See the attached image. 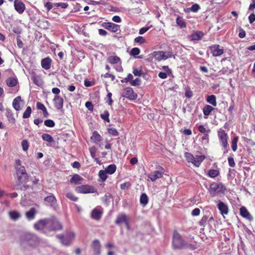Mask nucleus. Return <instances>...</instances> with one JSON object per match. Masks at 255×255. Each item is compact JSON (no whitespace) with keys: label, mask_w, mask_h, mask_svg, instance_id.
Returning <instances> with one entry per match:
<instances>
[{"label":"nucleus","mask_w":255,"mask_h":255,"mask_svg":"<svg viewBox=\"0 0 255 255\" xmlns=\"http://www.w3.org/2000/svg\"><path fill=\"white\" fill-rule=\"evenodd\" d=\"M16 175L19 183H26L28 181V176L24 166L22 165L21 161L18 159L15 160L14 163Z\"/></svg>","instance_id":"f257e3e1"},{"label":"nucleus","mask_w":255,"mask_h":255,"mask_svg":"<svg viewBox=\"0 0 255 255\" xmlns=\"http://www.w3.org/2000/svg\"><path fill=\"white\" fill-rule=\"evenodd\" d=\"M227 190L226 187L222 182H213L208 189L209 193L212 197L217 196L220 194H225Z\"/></svg>","instance_id":"f03ea898"},{"label":"nucleus","mask_w":255,"mask_h":255,"mask_svg":"<svg viewBox=\"0 0 255 255\" xmlns=\"http://www.w3.org/2000/svg\"><path fill=\"white\" fill-rule=\"evenodd\" d=\"M185 241L181 235L176 230L173 231L172 236V247L174 250H182L184 248Z\"/></svg>","instance_id":"7ed1b4c3"},{"label":"nucleus","mask_w":255,"mask_h":255,"mask_svg":"<svg viewBox=\"0 0 255 255\" xmlns=\"http://www.w3.org/2000/svg\"><path fill=\"white\" fill-rule=\"evenodd\" d=\"M217 135L220 143L223 147V149L224 150V153L225 154L228 152L229 150L228 134L224 129L220 128L217 132Z\"/></svg>","instance_id":"20e7f679"},{"label":"nucleus","mask_w":255,"mask_h":255,"mask_svg":"<svg viewBox=\"0 0 255 255\" xmlns=\"http://www.w3.org/2000/svg\"><path fill=\"white\" fill-rule=\"evenodd\" d=\"M156 168L157 170L151 172L147 175L148 178L152 182L155 181L157 179L162 178L165 172V170L162 166H158Z\"/></svg>","instance_id":"39448f33"},{"label":"nucleus","mask_w":255,"mask_h":255,"mask_svg":"<svg viewBox=\"0 0 255 255\" xmlns=\"http://www.w3.org/2000/svg\"><path fill=\"white\" fill-rule=\"evenodd\" d=\"M75 190L80 193H97V189L93 186L89 185H82L76 188Z\"/></svg>","instance_id":"423d86ee"},{"label":"nucleus","mask_w":255,"mask_h":255,"mask_svg":"<svg viewBox=\"0 0 255 255\" xmlns=\"http://www.w3.org/2000/svg\"><path fill=\"white\" fill-rule=\"evenodd\" d=\"M152 55L156 60L161 61L162 60H166L169 58H171L172 56V53L169 51H154L152 53Z\"/></svg>","instance_id":"0eeeda50"},{"label":"nucleus","mask_w":255,"mask_h":255,"mask_svg":"<svg viewBox=\"0 0 255 255\" xmlns=\"http://www.w3.org/2000/svg\"><path fill=\"white\" fill-rule=\"evenodd\" d=\"M121 96L129 100H134L137 97L136 93H134L132 88L127 87L123 90Z\"/></svg>","instance_id":"6e6552de"},{"label":"nucleus","mask_w":255,"mask_h":255,"mask_svg":"<svg viewBox=\"0 0 255 255\" xmlns=\"http://www.w3.org/2000/svg\"><path fill=\"white\" fill-rule=\"evenodd\" d=\"M62 228L61 223L55 218L49 219L48 229L50 231L59 230Z\"/></svg>","instance_id":"1a4fd4ad"},{"label":"nucleus","mask_w":255,"mask_h":255,"mask_svg":"<svg viewBox=\"0 0 255 255\" xmlns=\"http://www.w3.org/2000/svg\"><path fill=\"white\" fill-rule=\"evenodd\" d=\"M209 49L213 56L218 57L224 53V49L218 44H214L210 46Z\"/></svg>","instance_id":"9d476101"},{"label":"nucleus","mask_w":255,"mask_h":255,"mask_svg":"<svg viewBox=\"0 0 255 255\" xmlns=\"http://www.w3.org/2000/svg\"><path fill=\"white\" fill-rule=\"evenodd\" d=\"M102 26L106 29L113 32L116 33L120 30L119 25L115 24L111 22H104Z\"/></svg>","instance_id":"9b49d317"},{"label":"nucleus","mask_w":255,"mask_h":255,"mask_svg":"<svg viewBox=\"0 0 255 255\" xmlns=\"http://www.w3.org/2000/svg\"><path fill=\"white\" fill-rule=\"evenodd\" d=\"M49 219H44L39 220L34 225L36 230H42L45 228L48 229Z\"/></svg>","instance_id":"f8f14e48"},{"label":"nucleus","mask_w":255,"mask_h":255,"mask_svg":"<svg viewBox=\"0 0 255 255\" xmlns=\"http://www.w3.org/2000/svg\"><path fill=\"white\" fill-rule=\"evenodd\" d=\"M14 6L15 10L19 14H22L25 9V6L24 3L19 0H14Z\"/></svg>","instance_id":"ddd939ff"},{"label":"nucleus","mask_w":255,"mask_h":255,"mask_svg":"<svg viewBox=\"0 0 255 255\" xmlns=\"http://www.w3.org/2000/svg\"><path fill=\"white\" fill-rule=\"evenodd\" d=\"M204 35V33L201 31H196L193 34L188 36L190 41H198L200 40Z\"/></svg>","instance_id":"4468645a"},{"label":"nucleus","mask_w":255,"mask_h":255,"mask_svg":"<svg viewBox=\"0 0 255 255\" xmlns=\"http://www.w3.org/2000/svg\"><path fill=\"white\" fill-rule=\"evenodd\" d=\"M217 208L220 213L223 215H227L229 212V208L227 204L221 201H219L217 204Z\"/></svg>","instance_id":"2eb2a0df"},{"label":"nucleus","mask_w":255,"mask_h":255,"mask_svg":"<svg viewBox=\"0 0 255 255\" xmlns=\"http://www.w3.org/2000/svg\"><path fill=\"white\" fill-rule=\"evenodd\" d=\"M64 100L63 98L59 96H55L53 99L54 107L57 110H61L63 107Z\"/></svg>","instance_id":"dca6fc26"},{"label":"nucleus","mask_w":255,"mask_h":255,"mask_svg":"<svg viewBox=\"0 0 255 255\" xmlns=\"http://www.w3.org/2000/svg\"><path fill=\"white\" fill-rule=\"evenodd\" d=\"M240 215L241 216H242L243 218L249 220V221H252L253 219V218L252 216L251 215V214L249 213V212L248 211L247 208L244 207L242 206L240 209Z\"/></svg>","instance_id":"f3484780"},{"label":"nucleus","mask_w":255,"mask_h":255,"mask_svg":"<svg viewBox=\"0 0 255 255\" xmlns=\"http://www.w3.org/2000/svg\"><path fill=\"white\" fill-rule=\"evenodd\" d=\"M20 102L23 103V100L21 99L20 96H17L14 99L12 102V107L16 111H19L22 109L20 106Z\"/></svg>","instance_id":"a211bd4d"},{"label":"nucleus","mask_w":255,"mask_h":255,"mask_svg":"<svg viewBox=\"0 0 255 255\" xmlns=\"http://www.w3.org/2000/svg\"><path fill=\"white\" fill-rule=\"evenodd\" d=\"M92 248L93 250L94 254L95 255H100L101 253V244L99 241L97 240H94L92 245Z\"/></svg>","instance_id":"6ab92c4d"},{"label":"nucleus","mask_w":255,"mask_h":255,"mask_svg":"<svg viewBox=\"0 0 255 255\" xmlns=\"http://www.w3.org/2000/svg\"><path fill=\"white\" fill-rule=\"evenodd\" d=\"M52 64V60L49 57L43 59L41 61V67L45 70H49Z\"/></svg>","instance_id":"aec40b11"},{"label":"nucleus","mask_w":255,"mask_h":255,"mask_svg":"<svg viewBox=\"0 0 255 255\" xmlns=\"http://www.w3.org/2000/svg\"><path fill=\"white\" fill-rule=\"evenodd\" d=\"M103 212L97 208L94 209L92 212L91 217L93 219L99 221L102 217Z\"/></svg>","instance_id":"412c9836"},{"label":"nucleus","mask_w":255,"mask_h":255,"mask_svg":"<svg viewBox=\"0 0 255 255\" xmlns=\"http://www.w3.org/2000/svg\"><path fill=\"white\" fill-rule=\"evenodd\" d=\"M7 118L8 121L12 124H15L16 120L13 116V114L12 111L9 109H6V112L5 114Z\"/></svg>","instance_id":"4be33fe9"},{"label":"nucleus","mask_w":255,"mask_h":255,"mask_svg":"<svg viewBox=\"0 0 255 255\" xmlns=\"http://www.w3.org/2000/svg\"><path fill=\"white\" fill-rule=\"evenodd\" d=\"M128 218H127V217L126 215L125 214H121V215H119L116 221H115V223L116 224H118V225H119L121 223H125L126 224V225L128 226Z\"/></svg>","instance_id":"5701e85b"},{"label":"nucleus","mask_w":255,"mask_h":255,"mask_svg":"<svg viewBox=\"0 0 255 255\" xmlns=\"http://www.w3.org/2000/svg\"><path fill=\"white\" fill-rule=\"evenodd\" d=\"M9 218L14 221L18 220L21 217L20 213L17 211H10L8 212Z\"/></svg>","instance_id":"b1692460"},{"label":"nucleus","mask_w":255,"mask_h":255,"mask_svg":"<svg viewBox=\"0 0 255 255\" xmlns=\"http://www.w3.org/2000/svg\"><path fill=\"white\" fill-rule=\"evenodd\" d=\"M83 180V178L79 174H75L70 179V182L71 183H74V184H80Z\"/></svg>","instance_id":"393cba45"},{"label":"nucleus","mask_w":255,"mask_h":255,"mask_svg":"<svg viewBox=\"0 0 255 255\" xmlns=\"http://www.w3.org/2000/svg\"><path fill=\"white\" fill-rule=\"evenodd\" d=\"M44 201L48 202L51 206H54L57 203L56 197L51 193L49 196L46 197L44 199Z\"/></svg>","instance_id":"a878e982"},{"label":"nucleus","mask_w":255,"mask_h":255,"mask_svg":"<svg viewBox=\"0 0 255 255\" xmlns=\"http://www.w3.org/2000/svg\"><path fill=\"white\" fill-rule=\"evenodd\" d=\"M36 214V210L34 208H31L28 211L25 213V216L28 220L34 219Z\"/></svg>","instance_id":"bb28decb"},{"label":"nucleus","mask_w":255,"mask_h":255,"mask_svg":"<svg viewBox=\"0 0 255 255\" xmlns=\"http://www.w3.org/2000/svg\"><path fill=\"white\" fill-rule=\"evenodd\" d=\"M205 159L204 155H196L194 157V159L193 164L196 167H199L201 163Z\"/></svg>","instance_id":"cd10ccee"},{"label":"nucleus","mask_w":255,"mask_h":255,"mask_svg":"<svg viewBox=\"0 0 255 255\" xmlns=\"http://www.w3.org/2000/svg\"><path fill=\"white\" fill-rule=\"evenodd\" d=\"M201 7L199 4L198 3L193 4L191 7L184 8V11L186 13H189L190 11L193 12H197L199 9H200Z\"/></svg>","instance_id":"c85d7f7f"},{"label":"nucleus","mask_w":255,"mask_h":255,"mask_svg":"<svg viewBox=\"0 0 255 255\" xmlns=\"http://www.w3.org/2000/svg\"><path fill=\"white\" fill-rule=\"evenodd\" d=\"M56 237L59 239L61 243L64 246H68L70 245L71 242L70 240L68 239V237L64 236L62 235L58 234L56 235Z\"/></svg>","instance_id":"c756f323"},{"label":"nucleus","mask_w":255,"mask_h":255,"mask_svg":"<svg viewBox=\"0 0 255 255\" xmlns=\"http://www.w3.org/2000/svg\"><path fill=\"white\" fill-rule=\"evenodd\" d=\"M36 237L33 234H26L24 235L23 241L28 242L30 245H32L31 241H35L36 240Z\"/></svg>","instance_id":"7c9ffc66"},{"label":"nucleus","mask_w":255,"mask_h":255,"mask_svg":"<svg viewBox=\"0 0 255 255\" xmlns=\"http://www.w3.org/2000/svg\"><path fill=\"white\" fill-rule=\"evenodd\" d=\"M176 22L177 25L180 28H186V23L184 19L181 16H178L176 19Z\"/></svg>","instance_id":"2f4dec72"},{"label":"nucleus","mask_w":255,"mask_h":255,"mask_svg":"<svg viewBox=\"0 0 255 255\" xmlns=\"http://www.w3.org/2000/svg\"><path fill=\"white\" fill-rule=\"evenodd\" d=\"M91 139L94 143H98L102 140V137L97 131H94L91 136Z\"/></svg>","instance_id":"473e14b6"},{"label":"nucleus","mask_w":255,"mask_h":255,"mask_svg":"<svg viewBox=\"0 0 255 255\" xmlns=\"http://www.w3.org/2000/svg\"><path fill=\"white\" fill-rule=\"evenodd\" d=\"M140 204L144 207L148 202V198L147 195L145 193H142L140 196L139 199Z\"/></svg>","instance_id":"72a5a7b5"},{"label":"nucleus","mask_w":255,"mask_h":255,"mask_svg":"<svg viewBox=\"0 0 255 255\" xmlns=\"http://www.w3.org/2000/svg\"><path fill=\"white\" fill-rule=\"evenodd\" d=\"M6 83L8 87H13L15 86L17 84V80L15 78H8L6 79Z\"/></svg>","instance_id":"f704fd0d"},{"label":"nucleus","mask_w":255,"mask_h":255,"mask_svg":"<svg viewBox=\"0 0 255 255\" xmlns=\"http://www.w3.org/2000/svg\"><path fill=\"white\" fill-rule=\"evenodd\" d=\"M120 61L121 59L120 57L117 56H111L109 57L107 59V61L111 64H117L120 62Z\"/></svg>","instance_id":"c9c22d12"},{"label":"nucleus","mask_w":255,"mask_h":255,"mask_svg":"<svg viewBox=\"0 0 255 255\" xmlns=\"http://www.w3.org/2000/svg\"><path fill=\"white\" fill-rule=\"evenodd\" d=\"M207 102L213 106L215 107L217 106L216 97L214 95L208 96L207 97Z\"/></svg>","instance_id":"e433bc0d"},{"label":"nucleus","mask_w":255,"mask_h":255,"mask_svg":"<svg viewBox=\"0 0 255 255\" xmlns=\"http://www.w3.org/2000/svg\"><path fill=\"white\" fill-rule=\"evenodd\" d=\"M117 169V166L115 164H112L109 165L106 169L105 171L109 174H114Z\"/></svg>","instance_id":"4c0bfd02"},{"label":"nucleus","mask_w":255,"mask_h":255,"mask_svg":"<svg viewBox=\"0 0 255 255\" xmlns=\"http://www.w3.org/2000/svg\"><path fill=\"white\" fill-rule=\"evenodd\" d=\"M214 110V108L211 106L208 105H206L203 109V114L205 116H208L210 115L211 112Z\"/></svg>","instance_id":"58836bf2"},{"label":"nucleus","mask_w":255,"mask_h":255,"mask_svg":"<svg viewBox=\"0 0 255 255\" xmlns=\"http://www.w3.org/2000/svg\"><path fill=\"white\" fill-rule=\"evenodd\" d=\"M219 174V170L216 169H210L207 174L209 177L212 178L217 177Z\"/></svg>","instance_id":"ea45409f"},{"label":"nucleus","mask_w":255,"mask_h":255,"mask_svg":"<svg viewBox=\"0 0 255 255\" xmlns=\"http://www.w3.org/2000/svg\"><path fill=\"white\" fill-rule=\"evenodd\" d=\"M108 173L105 170H101L99 171L98 175L100 178V180L102 182H104L108 178L107 174Z\"/></svg>","instance_id":"a19ab883"},{"label":"nucleus","mask_w":255,"mask_h":255,"mask_svg":"<svg viewBox=\"0 0 255 255\" xmlns=\"http://www.w3.org/2000/svg\"><path fill=\"white\" fill-rule=\"evenodd\" d=\"M239 140V137L238 136H236L234 137V138L232 139V142H231V147L234 151H236L237 149L238 146H237V143Z\"/></svg>","instance_id":"79ce46f5"},{"label":"nucleus","mask_w":255,"mask_h":255,"mask_svg":"<svg viewBox=\"0 0 255 255\" xmlns=\"http://www.w3.org/2000/svg\"><path fill=\"white\" fill-rule=\"evenodd\" d=\"M184 248L183 249H188L190 250H194L198 248V246L196 244H193L191 243H189L187 242H185L184 245Z\"/></svg>","instance_id":"37998d69"},{"label":"nucleus","mask_w":255,"mask_h":255,"mask_svg":"<svg viewBox=\"0 0 255 255\" xmlns=\"http://www.w3.org/2000/svg\"><path fill=\"white\" fill-rule=\"evenodd\" d=\"M184 157L188 162L193 163L194 159V156L192 153L185 152L184 153Z\"/></svg>","instance_id":"c03bdc74"},{"label":"nucleus","mask_w":255,"mask_h":255,"mask_svg":"<svg viewBox=\"0 0 255 255\" xmlns=\"http://www.w3.org/2000/svg\"><path fill=\"white\" fill-rule=\"evenodd\" d=\"M42 138L43 140L51 143L54 141L53 137L48 133H43L42 135Z\"/></svg>","instance_id":"a18cd8bd"},{"label":"nucleus","mask_w":255,"mask_h":255,"mask_svg":"<svg viewBox=\"0 0 255 255\" xmlns=\"http://www.w3.org/2000/svg\"><path fill=\"white\" fill-rule=\"evenodd\" d=\"M31 112L32 110L31 107L29 106L27 107L23 114L22 118L23 119H27L29 118L30 117Z\"/></svg>","instance_id":"49530a36"},{"label":"nucleus","mask_w":255,"mask_h":255,"mask_svg":"<svg viewBox=\"0 0 255 255\" xmlns=\"http://www.w3.org/2000/svg\"><path fill=\"white\" fill-rule=\"evenodd\" d=\"M21 145L23 150L27 151L29 147L28 141L27 139L23 140L21 142Z\"/></svg>","instance_id":"de8ad7c7"},{"label":"nucleus","mask_w":255,"mask_h":255,"mask_svg":"<svg viewBox=\"0 0 255 255\" xmlns=\"http://www.w3.org/2000/svg\"><path fill=\"white\" fill-rule=\"evenodd\" d=\"M109 113L108 111L106 110L103 113L101 114L100 115L101 118L104 120V121L110 122V119H109Z\"/></svg>","instance_id":"09e8293b"},{"label":"nucleus","mask_w":255,"mask_h":255,"mask_svg":"<svg viewBox=\"0 0 255 255\" xmlns=\"http://www.w3.org/2000/svg\"><path fill=\"white\" fill-rule=\"evenodd\" d=\"M32 80L33 83L38 86H40L42 84V80L37 76H33L32 77Z\"/></svg>","instance_id":"8fccbe9b"},{"label":"nucleus","mask_w":255,"mask_h":255,"mask_svg":"<svg viewBox=\"0 0 255 255\" xmlns=\"http://www.w3.org/2000/svg\"><path fill=\"white\" fill-rule=\"evenodd\" d=\"M209 217L207 215H204L202 219L200 220V221L199 222V224L201 226L205 227L208 220Z\"/></svg>","instance_id":"3c124183"},{"label":"nucleus","mask_w":255,"mask_h":255,"mask_svg":"<svg viewBox=\"0 0 255 255\" xmlns=\"http://www.w3.org/2000/svg\"><path fill=\"white\" fill-rule=\"evenodd\" d=\"M55 125L54 122L52 120H46L44 121V125L47 127L53 128Z\"/></svg>","instance_id":"603ef678"},{"label":"nucleus","mask_w":255,"mask_h":255,"mask_svg":"<svg viewBox=\"0 0 255 255\" xmlns=\"http://www.w3.org/2000/svg\"><path fill=\"white\" fill-rule=\"evenodd\" d=\"M66 197L68 198L69 200L72 201H77L78 200V198L76 197L74 194L71 192L68 193L66 194Z\"/></svg>","instance_id":"864d4df0"},{"label":"nucleus","mask_w":255,"mask_h":255,"mask_svg":"<svg viewBox=\"0 0 255 255\" xmlns=\"http://www.w3.org/2000/svg\"><path fill=\"white\" fill-rule=\"evenodd\" d=\"M140 51V50L138 48L134 47L131 50L130 54L132 56H135L139 54Z\"/></svg>","instance_id":"5fc2aeb1"},{"label":"nucleus","mask_w":255,"mask_h":255,"mask_svg":"<svg viewBox=\"0 0 255 255\" xmlns=\"http://www.w3.org/2000/svg\"><path fill=\"white\" fill-rule=\"evenodd\" d=\"M133 79V76L131 74H128L126 78L121 80L122 83H128L131 81Z\"/></svg>","instance_id":"6e6d98bb"},{"label":"nucleus","mask_w":255,"mask_h":255,"mask_svg":"<svg viewBox=\"0 0 255 255\" xmlns=\"http://www.w3.org/2000/svg\"><path fill=\"white\" fill-rule=\"evenodd\" d=\"M108 132L114 136H117L119 135V132L115 128H108Z\"/></svg>","instance_id":"4d7b16f0"},{"label":"nucleus","mask_w":255,"mask_h":255,"mask_svg":"<svg viewBox=\"0 0 255 255\" xmlns=\"http://www.w3.org/2000/svg\"><path fill=\"white\" fill-rule=\"evenodd\" d=\"M134 42L141 44L145 43V39L142 36H138L134 39Z\"/></svg>","instance_id":"13d9d810"},{"label":"nucleus","mask_w":255,"mask_h":255,"mask_svg":"<svg viewBox=\"0 0 255 255\" xmlns=\"http://www.w3.org/2000/svg\"><path fill=\"white\" fill-rule=\"evenodd\" d=\"M198 130L199 131L202 133H205L206 132L209 133L210 132V130H206L205 128L203 125H200L198 127Z\"/></svg>","instance_id":"bf43d9fd"},{"label":"nucleus","mask_w":255,"mask_h":255,"mask_svg":"<svg viewBox=\"0 0 255 255\" xmlns=\"http://www.w3.org/2000/svg\"><path fill=\"white\" fill-rule=\"evenodd\" d=\"M140 80L139 78H135L134 80H132L130 82V84L131 86H136L140 84Z\"/></svg>","instance_id":"052dcab7"},{"label":"nucleus","mask_w":255,"mask_h":255,"mask_svg":"<svg viewBox=\"0 0 255 255\" xmlns=\"http://www.w3.org/2000/svg\"><path fill=\"white\" fill-rule=\"evenodd\" d=\"M103 76L105 78H110L111 81H114L115 79V75H114L113 74L109 73H106L104 75H102V77H103Z\"/></svg>","instance_id":"680f3d73"},{"label":"nucleus","mask_w":255,"mask_h":255,"mask_svg":"<svg viewBox=\"0 0 255 255\" xmlns=\"http://www.w3.org/2000/svg\"><path fill=\"white\" fill-rule=\"evenodd\" d=\"M36 107H37V109L38 110H41L42 111V112L45 109H46V108L45 107V106L44 105V104H43L42 103H40V102H37L36 103Z\"/></svg>","instance_id":"e2e57ef3"},{"label":"nucleus","mask_w":255,"mask_h":255,"mask_svg":"<svg viewBox=\"0 0 255 255\" xmlns=\"http://www.w3.org/2000/svg\"><path fill=\"white\" fill-rule=\"evenodd\" d=\"M130 185H131V184H130V182H125L124 183L121 184L120 185V187H121V189L124 190V189H128L130 186Z\"/></svg>","instance_id":"0e129e2a"},{"label":"nucleus","mask_w":255,"mask_h":255,"mask_svg":"<svg viewBox=\"0 0 255 255\" xmlns=\"http://www.w3.org/2000/svg\"><path fill=\"white\" fill-rule=\"evenodd\" d=\"M228 163L230 166L232 167H234L236 165L234 159L232 157H229L228 158Z\"/></svg>","instance_id":"69168bd1"},{"label":"nucleus","mask_w":255,"mask_h":255,"mask_svg":"<svg viewBox=\"0 0 255 255\" xmlns=\"http://www.w3.org/2000/svg\"><path fill=\"white\" fill-rule=\"evenodd\" d=\"M75 234L72 232H68L66 235V237H68V239L69 240H70L71 242L74 239V238H75Z\"/></svg>","instance_id":"338daca9"},{"label":"nucleus","mask_w":255,"mask_h":255,"mask_svg":"<svg viewBox=\"0 0 255 255\" xmlns=\"http://www.w3.org/2000/svg\"><path fill=\"white\" fill-rule=\"evenodd\" d=\"M246 35V31L241 27L239 28V37L241 38L245 37Z\"/></svg>","instance_id":"774afa93"}]
</instances>
